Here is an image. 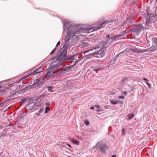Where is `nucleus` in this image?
Here are the masks:
<instances>
[{"mask_svg":"<svg viewBox=\"0 0 157 157\" xmlns=\"http://www.w3.org/2000/svg\"><path fill=\"white\" fill-rule=\"evenodd\" d=\"M108 40H106V41H101L97 45L93 47V49H100V50H97L94 52L93 54H99L100 56V57L103 56L106 53L105 50L107 51L106 49L107 46L105 47V46L108 43Z\"/></svg>","mask_w":157,"mask_h":157,"instance_id":"obj_3","label":"nucleus"},{"mask_svg":"<svg viewBox=\"0 0 157 157\" xmlns=\"http://www.w3.org/2000/svg\"><path fill=\"white\" fill-rule=\"evenodd\" d=\"M128 32V31L127 30H125L124 31L122 32L121 33V34L117 35L116 36H115L111 38H110V36L109 35V40H110L111 39L113 40H114L117 38H119V37L125 35V34H127Z\"/></svg>","mask_w":157,"mask_h":157,"instance_id":"obj_7","label":"nucleus"},{"mask_svg":"<svg viewBox=\"0 0 157 157\" xmlns=\"http://www.w3.org/2000/svg\"><path fill=\"white\" fill-rule=\"evenodd\" d=\"M149 49L150 52H152L157 50V46H152Z\"/></svg>","mask_w":157,"mask_h":157,"instance_id":"obj_14","label":"nucleus"},{"mask_svg":"<svg viewBox=\"0 0 157 157\" xmlns=\"http://www.w3.org/2000/svg\"><path fill=\"white\" fill-rule=\"evenodd\" d=\"M50 70H51L50 69H48V70H47V74H49L51 73V72L50 71Z\"/></svg>","mask_w":157,"mask_h":157,"instance_id":"obj_38","label":"nucleus"},{"mask_svg":"<svg viewBox=\"0 0 157 157\" xmlns=\"http://www.w3.org/2000/svg\"><path fill=\"white\" fill-rule=\"evenodd\" d=\"M38 79H37L34 81V83L31 85V88H34L36 87V86H39L38 85Z\"/></svg>","mask_w":157,"mask_h":157,"instance_id":"obj_12","label":"nucleus"},{"mask_svg":"<svg viewBox=\"0 0 157 157\" xmlns=\"http://www.w3.org/2000/svg\"><path fill=\"white\" fill-rule=\"evenodd\" d=\"M70 69V68L69 67H67V68H65L63 69V70H64V71H68V70H69Z\"/></svg>","mask_w":157,"mask_h":157,"instance_id":"obj_36","label":"nucleus"},{"mask_svg":"<svg viewBox=\"0 0 157 157\" xmlns=\"http://www.w3.org/2000/svg\"><path fill=\"white\" fill-rule=\"evenodd\" d=\"M85 124L86 125H88L89 124L90 122L88 120H86L85 121Z\"/></svg>","mask_w":157,"mask_h":157,"instance_id":"obj_28","label":"nucleus"},{"mask_svg":"<svg viewBox=\"0 0 157 157\" xmlns=\"http://www.w3.org/2000/svg\"><path fill=\"white\" fill-rule=\"evenodd\" d=\"M101 68H99L98 67H92V70L94 71H95L96 72V73H97L98 71L99 70H101Z\"/></svg>","mask_w":157,"mask_h":157,"instance_id":"obj_15","label":"nucleus"},{"mask_svg":"<svg viewBox=\"0 0 157 157\" xmlns=\"http://www.w3.org/2000/svg\"><path fill=\"white\" fill-rule=\"evenodd\" d=\"M134 115L133 114H131L128 115L129 120H130L134 117Z\"/></svg>","mask_w":157,"mask_h":157,"instance_id":"obj_19","label":"nucleus"},{"mask_svg":"<svg viewBox=\"0 0 157 157\" xmlns=\"http://www.w3.org/2000/svg\"><path fill=\"white\" fill-rule=\"evenodd\" d=\"M144 52H149V48L148 49H144L143 51Z\"/></svg>","mask_w":157,"mask_h":157,"instance_id":"obj_39","label":"nucleus"},{"mask_svg":"<svg viewBox=\"0 0 157 157\" xmlns=\"http://www.w3.org/2000/svg\"><path fill=\"white\" fill-rule=\"evenodd\" d=\"M124 52L123 51V52H121L120 53L118 54H121L120 55V56L119 57V58L120 59L122 58L123 56V55L124 54Z\"/></svg>","mask_w":157,"mask_h":157,"instance_id":"obj_20","label":"nucleus"},{"mask_svg":"<svg viewBox=\"0 0 157 157\" xmlns=\"http://www.w3.org/2000/svg\"><path fill=\"white\" fill-rule=\"evenodd\" d=\"M122 134L123 135H124L126 134V133L125 132L124 129V128H123L122 129Z\"/></svg>","mask_w":157,"mask_h":157,"instance_id":"obj_29","label":"nucleus"},{"mask_svg":"<svg viewBox=\"0 0 157 157\" xmlns=\"http://www.w3.org/2000/svg\"><path fill=\"white\" fill-rule=\"evenodd\" d=\"M125 3L127 6L134 5L135 3V0H125Z\"/></svg>","mask_w":157,"mask_h":157,"instance_id":"obj_10","label":"nucleus"},{"mask_svg":"<svg viewBox=\"0 0 157 157\" xmlns=\"http://www.w3.org/2000/svg\"><path fill=\"white\" fill-rule=\"evenodd\" d=\"M123 94H124V95H126V94H127V92H126V91H124V92H123Z\"/></svg>","mask_w":157,"mask_h":157,"instance_id":"obj_45","label":"nucleus"},{"mask_svg":"<svg viewBox=\"0 0 157 157\" xmlns=\"http://www.w3.org/2000/svg\"><path fill=\"white\" fill-rule=\"evenodd\" d=\"M73 25H71L68 28V32L65 37V44L63 47L60 49L59 51L60 54L56 58V59L57 61L64 62L66 60L67 48L74 44H73V41H72V39L71 38V33H71V29L72 28L71 27H72Z\"/></svg>","mask_w":157,"mask_h":157,"instance_id":"obj_2","label":"nucleus"},{"mask_svg":"<svg viewBox=\"0 0 157 157\" xmlns=\"http://www.w3.org/2000/svg\"><path fill=\"white\" fill-rule=\"evenodd\" d=\"M60 41H59L57 44L56 45L55 48H56L57 47H58L59 45H60Z\"/></svg>","mask_w":157,"mask_h":157,"instance_id":"obj_37","label":"nucleus"},{"mask_svg":"<svg viewBox=\"0 0 157 157\" xmlns=\"http://www.w3.org/2000/svg\"><path fill=\"white\" fill-rule=\"evenodd\" d=\"M46 105H49L50 104L49 103H48V104L47 103H46Z\"/></svg>","mask_w":157,"mask_h":157,"instance_id":"obj_49","label":"nucleus"},{"mask_svg":"<svg viewBox=\"0 0 157 157\" xmlns=\"http://www.w3.org/2000/svg\"><path fill=\"white\" fill-rule=\"evenodd\" d=\"M95 108L94 106H92L90 107V109L91 110H93V109H94Z\"/></svg>","mask_w":157,"mask_h":157,"instance_id":"obj_44","label":"nucleus"},{"mask_svg":"<svg viewBox=\"0 0 157 157\" xmlns=\"http://www.w3.org/2000/svg\"><path fill=\"white\" fill-rule=\"evenodd\" d=\"M78 54L73 55L72 56H67L66 60H76V61L74 63V64L73 66L77 64L79 60L78 59H79L78 57Z\"/></svg>","mask_w":157,"mask_h":157,"instance_id":"obj_5","label":"nucleus"},{"mask_svg":"<svg viewBox=\"0 0 157 157\" xmlns=\"http://www.w3.org/2000/svg\"><path fill=\"white\" fill-rule=\"evenodd\" d=\"M4 92H2V91H0V94H1V93H3Z\"/></svg>","mask_w":157,"mask_h":157,"instance_id":"obj_52","label":"nucleus"},{"mask_svg":"<svg viewBox=\"0 0 157 157\" xmlns=\"http://www.w3.org/2000/svg\"><path fill=\"white\" fill-rule=\"evenodd\" d=\"M56 48H55L51 52L50 55H52L54 53L55 51L56 50Z\"/></svg>","mask_w":157,"mask_h":157,"instance_id":"obj_34","label":"nucleus"},{"mask_svg":"<svg viewBox=\"0 0 157 157\" xmlns=\"http://www.w3.org/2000/svg\"><path fill=\"white\" fill-rule=\"evenodd\" d=\"M38 105V103L36 102H32L29 104L27 106V107L30 110H33V111L34 110H36V108H36V107L39 106Z\"/></svg>","mask_w":157,"mask_h":157,"instance_id":"obj_6","label":"nucleus"},{"mask_svg":"<svg viewBox=\"0 0 157 157\" xmlns=\"http://www.w3.org/2000/svg\"><path fill=\"white\" fill-rule=\"evenodd\" d=\"M36 115L37 116H39L40 114V113L38 111L37 113H36Z\"/></svg>","mask_w":157,"mask_h":157,"instance_id":"obj_40","label":"nucleus"},{"mask_svg":"<svg viewBox=\"0 0 157 157\" xmlns=\"http://www.w3.org/2000/svg\"><path fill=\"white\" fill-rule=\"evenodd\" d=\"M67 145L69 147H71V146L69 144H67Z\"/></svg>","mask_w":157,"mask_h":157,"instance_id":"obj_48","label":"nucleus"},{"mask_svg":"<svg viewBox=\"0 0 157 157\" xmlns=\"http://www.w3.org/2000/svg\"><path fill=\"white\" fill-rule=\"evenodd\" d=\"M106 38H108V35H106Z\"/></svg>","mask_w":157,"mask_h":157,"instance_id":"obj_50","label":"nucleus"},{"mask_svg":"<svg viewBox=\"0 0 157 157\" xmlns=\"http://www.w3.org/2000/svg\"><path fill=\"white\" fill-rule=\"evenodd\" d=\"M33 69L34 68H33V69H31L30 70H29L28 71H27L25 72L24 73V74L25 75H26L27 74H30L31 75L30 77H32L33 75H36L37 74H38L37 71H36V69L33 71H32L33 70Z\"/></svg>","mask_w":157,"mask_h":157,"instance_id":"obj_9","label":"nucleus"},{"mask_svg":"<svg viewBox=\"0 0 157 157\" xmlns=\"http://www.w3.org/2000/svg\"><path fill=\"white\" fill-rule=\"evenodd\" d=\"M143 80H144L145 81H148V79L146 78H143Z\"/></svg>","mask_w":157,"mask_h":157,"instance_id":"obj_43","label":"nucleus"},{"mask_svg":"<svg viewBox=\"0 0 157 157\" xmlns=\"http://www.w3.org/2000/svg\"><path fill=\"white\" fill-rule=\"evenodd\" d=\"M124 96H121L119 97V98L120 99H124Z\"/></svg>","mask_w":157,"mask_h":157,"instance_id":"obj_41","label":"nucleus"},{"mask_svg":"<svg viewBox=\"0 0 157 157\" xmlns=\"http://www.w3.org/2000/svg\"><path fill=\"white\" fill-rule=\"evenodd\" d=\"M133 20V17L130 16V17H128V18H127V19L126 21H124V24H127L128 23H131L132 22Z\"/></svg>","mask_w":157,"mask_h":157,"instance_id":"obj_11","label":"nucleus"},{"mask_svg":"<svg viewBox=\"0 0 157 157\" xmlns=\"http://www.w3.org/2000/svg\"><path fill=\"white\" fill-rule=\"evenodd\" d=\"M53 89V87L52 86H50L48 87V90L49 91H51Z\"/></svg>","mask_w":157,"mask_h":157,"instance_id":"obj_27","label":"nucleus"},{"mask_svg":"<svg viewBox=\"0 0 157 157\" xmlns=\"http://www.w3.org/2000/svg\"><path fill=\"white\" fill-rule=\"evenodd\" d=\"M107 21H105L104 22L101 21H98L96 22L95 23L93 24V26L92 27H87L85 29H84L83 28L78 26V25H76L75 23H73L70 24L71 22L70 21H66L64 22V24L63 25V29L64 31H65L66 27H67V33H68L67 29L68 27L71 25H74L71 29V33H71V37L72 39V41H74V39L77 37V36H78L79 33L80 32H88L90 33L93 31H95L98 29H100L103 27V26L105 24Z\"/></svg>","mask_w":157,"mask_h":157,"instance_id":"obj_1","label":"nucleus"},{"mask_svg":"<svg viewBox=\"0 0 157 157\" xmlns=\"http://www.w3.org/2000/svg\"><path fill=\"white\" fill-rule=\"evenodd\" d=\"M109 94H114V93L113 92L111 93H109Z\"/></svg>","mask_w":157,"mask_h":157,"instance_id":"obj_51","label":"nucleus"},{"mask_svg":"<svg viewBox=\"0 0 157 157\" xmlns=\"http://www.w3.org/2000/svg\"><path fill=\"white\" fill-rule=\"evenodd\" d=\"M49 111V109H48V107H46L45 108V109L44 111L45 113H48V111Z\"/></svg>","mask_w":157,"mask_h":157,"instance_id":"obj_25","label":"nucleus"},{"mask_svg":"<svg viewBox=\"0 0 157 157\" xmlns=\"http://www.w3.org/2000/svg\"><path fill=\"white\" fill-rule=\"evenodd\" d=\"M36 69V71H37L38 73H40L42 71V70L41 69V67H40L38 68H37Z\"/></svg>","mask_w":157,"mask_h":157,"instance_id":"obj_21","label":"nucleus"},{"mask_svg":"<svg viewBox=\"0 0 157 157\" xmlns=\"http://www.w3.org/2000/svg\"><path fill=\"white\" fill-rule=\"evenodd\" d=\"M121 54H118L115 57V58L113 59L116 62V61H117L118 59V58L119 57V56H120V55Z\"/></svg>","mask_w":157,"mask_h":157,"instance_id":"obj_22","label":"nucleus"},{"mask_svg":"<svg viewBox=\"0 0 157 157\" xmlns=\"http://www.w3.org/2000/svg\"><path fill=\"white\" fill-rule=\"evenodd\" d=\"M97 149L99 150L101 153H105L106 150L107 148V146L106 144L101 143H98L95 146Z\"/></svg>","mask_w":157,"mask_h":157,"instance_id":"obj_4","label":"nucleus"},{"mask_svg":"<svg viewBox=\"0 0 157 157\" xmlns=\"http://www.w3.org/2000/svg\"><path fill=\"white\" fill-rule=\"evenodd\" d=\"M3 128V127L2 126L0 125V130L2 129Z\"/></svg>","mask_w":157,"mask_h":157,"instance_id":"obj_46","label":"nucleus"},{"mask_svg":"<svg viewBox=\"0 0 157 157\" xmlns=\"http://www.w3.org/2000/svg\"><path fill=\"white\" fill-rule=\"evenodd\" d=\"M142 28V25L140 24L137 26L132 29V31L135 32H139L141 31Z\"/></svg>","mask_w":157,"mask_h":157,"instance_id":"obj_8","label":"nucleus"},{"mask_svg":"<svg viewBox=\"0 0 157 157\" xmlns=\"http://www.w3.org/2000/svg\"><path fill=\"white\" fill-rule=\"evenodd\" d=\"M44 110V109L43 108H41L39 111V113H42Z\"/></svg>","mask_w":157,"mask_h":157,"instance_id":"obj_33","label":"nucleus"},{"mask_svg":"<svg viewBox=\"0 0 157 157\" xmlns=\"http://www.w3.org/2000/svg\"><path fill=\"white\" fill-rule=\"evenodd\" d=\"M127 79V78H123V79L121 80V82H124L125 81V80H126Z\"/></svg>","mask_w":157,"mask_h":157,"instance_id":"obj_35","label":"nucleus"},{"mask_svg":"<svg viewBox=\"0 0 157 157\" xmlns=\"http://www.w3.org/2000/svg\"><path fill=\"white\" fill-rule=\"evenodd\" d=\"M146 84L148 86L149 88H150V86H151L150 84L148 82H147Z\"/></svg>","mask_w":157,"mask_h":157,"instance_id":"obj_42","label":"nucleus"},{"mask_svg":"<svg viewBox=\"0 0 157 157\" xmlns=\"http://www.w3.org/2000/svg\"><path fill=\"white\" fill-rule=\"evenodd\" d=\"M116 20L115 19H114V20H113L112 19H110L109 20V21L108 22L109 23L110 22H113V21H116Z\"/></svg>","mask_w":157,"mask_h":157,"instance_id":"obj_30","label":"nucleus"},{"mask_svg":"<svg viewBox=\"0 0 157 157\" xmlns=\"http://www.w3.org/2000/svg\"><path fill=\"white\" fill-rule=\"evenodd\" d=\"M73 143L75 144H76L78 145L79 144V141L75 140H72Z\"/></svg>","mask_w":157,"mask_h":157,"instance_id":"obj_23","label":"nucleus"},{"mask_svg":"<svg viewBox=\"0 0 157 157\" xmlns=\"http://www.w3.org/2000/svg\"><path fill=\"white\" fill-rule=\"evenodd\" d=\"M95 107V111L99 112V106L98 105H95L94 106Z\"/></svg>","mask_w":157,"mask_h":157,"instance_id":"obj_18","label":"nucleus"},{"mask_svg":"<svg viewBox=\"0 0 157 157\" xmlns=\"http://www.w3.org/2000/svg\"><path fill=\"white\" fill-rule=\"evenodd\" d=\"M147 13L148 17H149V18H150L151 15H152V17L153 16V13H150L148 11H147Z\"/></svg>","mask_w":157,"mask_h":157,"instance_id":"obj_24","label":"nucleus"},{"mask_svg":"<svg viewBox=\"0 0 157 157\" xmlns=\"http://www.w3.org/2000/svg\"><path fill=\"white\" fill-rule=\"evenodd\" d=\"M6 132L4 133L3 132H2L0 134V139L1 138V137L3 135H5L6 133Z\"/></svg>","mask_w":157,"mask_h":157,"instance_id":"obj_31","label":"nucleus"},{"mask_svg":"<svg viewBox=\"0 0 157 157\" xmlns=\"http://www.w3.org/2000/svg\"><path fill=\"white\" fill-rule=\"evenodd\" d=\"M30 74H27V75H26L25 76L21 78L20 80L21 81L22 80L26 79L28 77H30Z\"/></svg>","mask_w":157,"mask_h":157,"instance_id":"obj_17","label":"nucleus"},{"mask_svg":"<svg viewBox=\"0 0 157 157\" xmlns=\"http://www.w3.org/2000/svg\"><path fill=\"white\" fill-rule=\"evenodd\" d=\"M43 78L44 77H41L38 79L39 86H41L44 83V80Z\"/></svg>","mask_w":157,"mask_h":157,"instance_id":"obj_13","label":"nucleus"},{"mask_svg":"<svg viewBox=\"0 0 157 157\" xmlns=\"http://www.w3.org/2000/svg\"><path fill=\"white\" fill-rule=\"evenodd\" d=\"M13 86H11V88H13Z\"/></svg>","mask_w":157,"mask_h":157,"instance_id":"obj_53","label":"nucleus"},{"mask_svg":"<svg viewBox=\"0 0 157 157\" xmlns=\"http://www.w3.org/2000/svg\"><path fill=\"white\" fill-rule=\"evenodd\" d=\"M115 62V61L113 59L111 60L110 62V65H112Z\"/></svg>","mask_w":157,"mask_h":157,"instance_id":"obj_26","label":"nucleus"},{"mask_svg":"<svg viewBox=\"0 0 157 157\" xmlns=\"http://www.w3.org/2000/svg\"><path fill=\"white\" fill-rule=\"evenodd\" d=\"M120 102H121V101H117V100H112L111 101V102L112 104H116L118 103H120Z\"/></svg>","mask_w":157,"mask_h":157,"instance_id":"obj_16","label":"nucleus"},{"mask_svg":"<svg viewBox=\"0 0 157 157\" xmlns=\"http://www.w3.org/2000/svg\"><path fill=\"white\" fill-rule=\"evenodd\" d=\"M112 157H116V155H114L112 156Z\"/></svg>","mask_w":157,"mask_h":157,"instance_id":"obj_47","label":"nucleus"},{"mask_svg":"<svg viewBox=\"0 0 157 157\" xmlns=\"http://www.w3.org/2000/svg\"><path fill=\"white\" fill-rule=\"evenodd\" d=\"M154 42L157 45V38H155L153 39Z\"/></svg>","mask_w":157,"mask_h":157,"instance_id":"obj_32","label":"nucleus"}]
</instances>
